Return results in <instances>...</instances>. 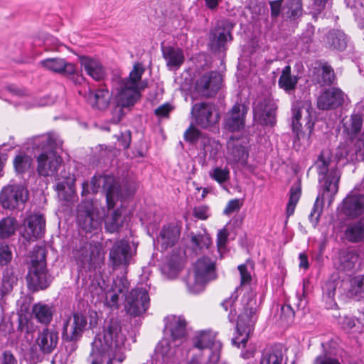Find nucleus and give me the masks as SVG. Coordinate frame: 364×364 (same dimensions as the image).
I'll return each mask as SVG.
<instances>
[{
  "label": "nucleus",
  "instance_id": "obj_1",
  "mask_svg": "<svg viewBox=\"0 0 364 364\" xmlns=\"http://www.w3.org/2000/svg\"><path fill=\"white\" fill-rule=\"evenodd\" d=\"M252 268L253 264L250 260H247L245 264L238 266L237 269L240 274V287L235 289L231 296L225 299L221 305L225 311L230 308V314H237L236 305L235 302L238 297V291L245 289L239 308L240 313L237 316V336L232 339L234 345L238 348L241 345L243 346L246 344L250 334L253 331L255 325L258 319L259 316V304L256 298V292L251 288L246 287L252 281V276L248 270V267Z\"/></svg>",
  "mask_w": 364,
  "mask_h": 364
},
{
  "label": "nucleus",
  "instance_id": "obj_2",
  "mask_svg": "<svg viewBox=\"0 0 364 364\" xmlns=\"http://www.w3.org/2000/svg\"><path fill=\"white\" fill-rule=\"evenodd\" d=\"M32 148L41 151L37 157L36 171L40 176L48 177L55 175L61 166L63 159L57 153L62 148L63 141L54 132H50L32 139Z\"/></svg>",
  "mask_w": 364,
  "mask_h": 364
},
{
  "label": "nucleus",
  "instance_id": "obj_3",
  "mask_svg": "<svg viewBox=\"0 0 364 364\" xmlns=\"http://www.w3.org/2000/svg\"><path fill=\"white\" fill-rule=\"evenodd\" d=\"M144 71L145 68L142 63H136L128 77H122L115 73V82L117 83L115 105L120 107L119 120L126 114L124 110L130 111L140 100L141 90L143 87L139 86V83Z\"/></svg>",
  "mask_w": 364,
  "mask_h": 364
},
{
  "label": "nucleus",
  "instance_id": "obj_4",
  "mask_svg": "<svg viewBox=\"0 0 364 364\" xmlns=\"http://www.w3.org/2000/svg\"><path fill=\"white\" fill-rule=\"evenodd\" d=\"M349 154L345 144H340L333 158L331 152L328 149L321 151L318 159L314 164L318 174V181L323 184L325 191L335 195L338 190V183L341 178V172L337 168L338 161Z\"/></svg>",
  "mask_w": 364,
  "mask_h": 364
},
{
  "label": "nucleus",
  "instance_id": "obj_5",
  "mask_svg": "<svg viewBox=\"0 0 364 364\" xmlns=\"http://www.w3.org/2000/svg\"><path fill=\"white\" fill-rule=\"evenodd\" d=\"M129 213L124 208L115 210V232L122 233V237L115 242V267L122 266L127 269L131 263L133 256L136 253L135 247L134 250L127 239L128 235L131 236V230L129 228Z\"/></svg>",
  "mask_w": 364,
  "mask_h": 364
},
{
  "label": "nucleus",
  "instance_id": "obj_6",
  "mask_svg": "<svg viewBox=\"0 0 364 364\" xmlns=\"http://www.w3.org/2000/svg\"><path fill=\"white\" fill-rule=\"evenodd\" d=\"M28 287L36 291L46 289L53 281V277L46 267V250L36 246L31 255V265L26 276Z\"/></svg>",
  "mask_w": 364,
  "mask_h": 364
},
{
  "label": "nucleus",
  "instance_id": "obj_7",
  "mask_svg": "<svg viewBox=\"0 0 364 364\" xmlns=\"http://www.w3.org/2000/svg\"><path fill=\"white\" fill-rule=\"evenodd\" d=\"M129 283L126 277L122 276L115 281V289L124 298V305L127 313L133 316H137L144 313L149 305L148 291L144 288H135L128 294Z\"/></svg>",
  "mask_w": 364,
  "mask_h": 364
},
{
  "label": "nucleus",
  "instance_id": "obj_8",
  "mask_svg": "<svg viewBox=\"0 0 364 364\" xmlns=\"http://www.w3.org/2000/svg\"><path fill=\"white\" fill-rule=\"evenodd\" d=\"M216 277L215 262L208 257H202L196 262L193 269L188 272L186 279L188 290L198 294L203 291L207 283Z\"/></svg>",
  "mask_w": 364,
  "mask_h": 364
},
{
  "label": "nucleus",
  "instance_id": "obj_9",
  "mask_svg": "<svg viewBox=\"0 0 364 364\" xmlns=\"http://www.w3.org/2000/svg\"><path fill=\"white\" fill-rule=\"evenodd\" d=\"M29 192L21 183L8 184L0 192V203L4 209L22 210L27 202Z\"/></svg>",
  "mask_w": 364,
  "mask_h": 364
},
{
  "label": "nucleus",
  "instance_id": "obj_10",
  "mask_svg": "<svg viewBox=\"0 0 364 364\" xmlns=\"http://www.w3.org/2000/svg\"><path fill=\"white\" fill-rule=\"evenodd\" d=\"M113 333L114 326L112 323V318L109 323L104 326L102 338H99L100 346L95 352L93 349L87 358L90 364H112L114 359L113 349Z\"/></svg>",
  "mask_w": 364,
  "mask_h": 364
},
{
  "label": "nucleus",
  "instance_id": "obj_11",
  "mask_svg": "<svg viewBox=\"0 0 364 364\" xmlns=\"http://www.w3.org/2000/svg\"><path fill=\"white\" fill-rule=\"evenodd\" d=\"M39 65L45 70L66 77L75 85L81 84L84 77L77 70L76 65L61 58H48L39 62Z\"/></svg>",
  "mask_w": 364,
  "mask_h": 364
},
{
  "label": "nucleus",
  "instance_id": "obj_12",
  "mask_svg": "<svg viewBox=\"0 0 364 364\" xmlns=\"http://www.w3.org/2000/svg\"><path fill=\"white\" fill-rule=\"evenodd\" d=\"M115 178V200L125 201L135 194L138 188L136 176L128 166L118 168Z\"/></svg>",
  "mask_w": 364,
  "mask_h": 364
},
{
  "label": "nucleus",
  "instance_id": "obj_13",
  "mask_svg": "<svg viewBox=\"0 0 364 364\" xmlns=\"http://www.w3.org/2000/svg\"><path fill=\"white\" fill-rule=\"evenodd\" d=\"M77 223L87 233L95 232L100 228L102 220L92 203L83 201L78 205Z\"/></svg>",
  "mask_w": 364,
  "mask_h": 364
},
{
  "label": "nucleus",
  "instance_id": "obj_14",
  "mask_svg": "<svg viewBox=\"0 0 364 364\" xmlns=\"http://www.w3.org/2000/svg\"><path fill=\"white\" fill-rule=\"evenodd\" d=\"M310 108V106L308 105H303L299 107H294L292 108L291 127L293 132L296 135L295 142L296 141L299 142L304 140L307 141L309 139L301 129L302 126L301 121L305 122V127L309 130V134H311L313 131L314 122L312 121Z\"/></svg>",
  "mask_w": 364,
  "mask_h": 364
},
{
  "label": "nucleus",
  "instance_id": "obj_15",
  "mask_svg": "<svg viewBox=\"0 0 364 364\" xmlns=\"http://www.w3.org/2000/svg\"><path fill=\"white\" fill-rule=\"evenodd\" d=\"M87 318L80 312H73L63 322L62 338L65 341H77L86 329Z\"/></svg>",
  "mask_w": 364,
  "mask_h": 364
},
{
  "label": "nucleus",
  "instance_id": "obj_16",
  "mask_svg": "<svg viewBox=\"0 0 364 364\" xmlns=\"http://www.w3.org/2000/svg\"><path fill=\"white\" fill-rule=\"evenodd\" d=\"M191 114L196 122L202 128H208L219 121L215 105L210 102H199L193 105Z\"/></svg>",
  "mask_w": 364,
  "mask_h": 364
},
{
  "label": "nucleus",
  "instance_id": "obj_17",
  "mask_svg": "<svg viewBox=\"0 0 364 364\" xmlns=\"http://www.w3.org/2000/svg\"><path fill=\"white\" fill-rule=\"evenodd\" d=\"M232 40L231 28L224 21H218L210 31L209 46L214 52L225 50L227 43Z\"/></svg>",
  "mask_w": 364,
  "mask_h": 364
},
{
  "label": "nucleus",
  "instance_id": "obj_18",
  "mask_svg": "<svg viewBox=\"0 0 364 364\" xmlns=\"http://www.w3.org/2000/svg\"><path fill=\"white\" fill-rule=\"evenodd\" d=\"M277 109L273 100L267 98L259 100L254 103V117L260 124L273 126L276 123Z\"/></svg>",
  "mask_w": 364,
  "mask_h": 364
},
{
  "label": "nucleus",
  "instance_id": "obj_19",
  "mask_svg": "<svg viewBox=\"0 0 364 364\" xmlns=\"http://www.w3.org/2000/svg\"><path fill=\"white\" fill-rule=\"evenodd\" d=\"M221 83L222 77L218 72H209L196 81V89L203 96L210 97L216 95Z\"/></svg>",
  "mask_w": 364,
  "mask_h": 364
},
{
  "label": "nucleus",
  "instance_id": "obj_20",
  "mask_svg": "<svg viewBox=\"0 0 364 364\" xmlns=\"http://www.w3.org/2000/svg\"><path fill=\"white\" fill-rule=\"evenodd\" d=\"M344 93L337 87H330L321 92L317 99L319 109L328 110L341 106L344 101Z\"/></svg>",
  "mask_w": 364,
  "mask_h": 364
},
{
  "label": "nucleus",
  "instance_id": "obj_21",
  "mask_svg": "<svg viewBox=\"0 0 364 364\" xmlns=\"http://www.w3.org/2000/svg\"><path fill=\"white\" fill-rule=\"evenodd\" d=\"M341 213L349 218H357L364 214V194L350 193L343 200Z\"/></svg>",
  "mask_w": 364,
  "mask_h": 364
},
{
  "label": "nucleus",
  "instance_id": "obj_22",
  "mask_svg": "<svg viewBox=\"0 0 364 364\" xmlns=\"http://www.w3.org/2000/svg\"><path fill=\"white\" fill-rule=\"evenodd\" d=\"M59 341L58 332L49 328H45L39 331L36 339V343L40 351L43 354H50L57 348Z\"/></svg>",
  "mask_w": 364,
  "mask_h": 364
},
{
  "label": "nucleus",
  "instance_id": "obj_23",
  "mask_svg": "<svg viewBox=\"0 0 364 364\" xmlns=\"http://www.w3.org/2000/svg\"><path fill=\"white\" fill-rule=\"evenodd\" d=\"M25 225L23 237L28 240L41 238L44 235L46 220L41 214L28 215L25 220Z\"/></svg>",
  "mask_w": 364,
  "mask_h": 364
},
{
  "label": "nucleus",
  "instance_id": "obj_24",
  "mask_svg": "<svg viewBox=\"0 0 364 364\" xmlns=\"http://www.w3.org/2000/svg\"><path fill=\"white\" fill-rule=\"evenodd\" d=\"M247 112V109L244 105H235L226 114L225 128L232 132L243 129Z\"/></svg>",
  "mask_w": 364,
  "mask_h": 364
},
{
  "label": "nucleus",
  "instance_id": "obj_25",
  "mask_svg": "<svg viewBox=\"0 0 364 364\" xmlns=\"http://www.w3.org/2000/svg\"><path fill=\"white\" fill-rule=\"evenodd\" d=\"M92 192H97L100 184L106 197L107 208H114V176L112 175L94 176L91 179Z\"/></svg>",
  "mask_w": 364,
  "mask_h": 364
},
{
  "label": "nucleus",
  "instance_id": "obj_26",
  "mask_svg": "<svg viewBox=\"0 0 364 364\" xmlns=\"http://www.w3.org/2000/svg\"><path fill=\"white\" fill-rule=\"evenodd\" d=\"M77 263L82 268L91 269L96 267V264L100 262V255L97 247L91 244L86 243L75 255Z\"/></svg>",
  "mask_w": 364,
  "mask_h": 364
},
{
  "label": "nucleus",
  "instance_id": "obj_27",
  "mask_svg": "<svg viewBox=\"0 0 364 364\" xmlns=\"http://www.w3.org/2000/svg\"><path fill=\"white\" fill-rule=\"evenodd\" d=\"M161 52L170 70L178 69L185 61L183 50L180 48L161 46Z\"/></svg>",
  "mask_w": 364,
  "mask_h": 364
},
{
  "label": "nucleus",
  "instance_id": "obj_28",
  "mask_svg": "<svg viewBox=\"0 0 364 364\" xmlns=\"http://www.w3.org/2000/svg\"><path fill=\"white\" fill-rule=\"evenodd\" d=\"M80 63L90 77L99 81L104 77L105 70L100 62L88 56H80Z\"/></svg>",
  "mask_w": 364,
  "mask_h": 364
},
{
  "label": "nucleus",
  "instance_id": "obj_29",
  "mask_svg": "<svg viewBox=\"0 0 364 364\" xmlns=\"http://www.w3.org/2000/svg\"><path fill=\"white\" fill-rule=\"evenodd\" d=\"M317 70L315 80L321 86L331 85L336 81V75L332 67L327 62H320L315 68Z\"/></svg>",
  "mask_w": 364,
  "mask_h": 364
},
{
  "label": "nucleus",
  "instance_id": "obj_30",
  "mask_svg": "<svg viewBox=\"0 0 364 364\" xmlns=\"http://www.w3.org/2000/svg\"><path fill=\"white\" fill-rule=\"evenodd\" d=\"M344 236L350 242L364 241V217L359 220L349 223L345 230Z\"/></svg>",
  "mask_w": 364,
  "mask_h": 364
},
{
  "label": "nucleus",
  "instance_id": "obj_31",
  "mask_svg": "<svg viewBox=\"0 0 364 364\" xmlns=\"http://www.w3.org/2000/svg\"><path fill=\"white\" fill-rule=\"evenodd\" d=\"M54 309L52 306L41 302L35 304L32 307V314L43 324H48L53 319Z\"/></svg>",
  "mask_w": 364,
  "mask_h": 364
},
{
  "label": "nucleus",
  "instance_id": "obj_32",
  "mask_svg": "<svg viewBox=\"0 0 364 364\" xmlns=\"http://www.w3.org/2000/svg\"><path fill=\"white\" fill-rule=\"evenodd\" d=\"M291 68L290 65L285 66L282 70L278 81L279 87L285 90L287 92L294 91L299 80V77L297 76L291 75Z\"/></svg>",
  "mask_w": 364,
  "mask_h": 364
},
{
  "label": "nucleus",
  "instance_id": "obj_33",
  "mask_svg": "<svg viewBox=\"0 0 364 364\" xmlns=\"http://www.w3.org/2000/svg\"><path fill=\"white\" fill-rule=\"evenodd\" d=\"M327 44L331 49L343 50L347 46L346 36L340 30H332L327 35Z\"/></svg>",
  "mask_w": 364,
  "mask_h": 364
},
{
  "label": "nucleus",
  "instance_id": "obj_34",
  "mask_svg": "<svg viewBox=\"0 0 364 364\" xmlns=\"http://www.w3.org/2000/svg\"><path fill=\"white\" fill-rule=\"evenodd\" d=\"M193 346L199 350H203L218 345L215 343L214 337L210 332L203 331L196 333L193 338Z\"/></svg>",
  "mask_w": 364,
  "mask_h": 364
},
{
  "label": "nucleus",
  "instance_id": "obj_35",
  "mask_svg": "<svg viewBox=\"0 0 364 364\" xmlns=\"http://www.w3.org/2000/svg\"><path fill=\"white\" fill-rule=\"evenodd\" d=\"M160 236L162 245L167 248L173 246L177 242L180 236V230L176 226L168 225L163 228Z\"/></svg>",
  "mask_w": 364,
  "mask_h": 364
},
{
  "label": "nucleus",
  "instance_id": "obj_36",
  "mask_svg": "<svg viewBox=\"0 0 364 364\" xmlns=\"http://www.w3.org/2000/svg\"><path fill=\"white\" fill-rule=\"evenodd\" d=\"M85 97L90 104L97 106L99 109H104L109 104V92L104 89H100L93 92L89 88L87 96Z\"/></svg>",
  "mask_w": 364,
  "mask_h": 364
},
{
  "label": "nucleus",
  "instance_id": "obj_37",
  "mask_svg": "<svg viewBox=\"0 0 364 364\" xmlns=\"http://www.w3.org/2000/svg\"><path fill=\"white\" fill-rule=\"evenodd\" d=\"M260 364H283V353L277 347L264 349L262 353Z\"/></svg>",
  "mask_w": 364,
  "mask_h": 364
},
{
  "label": "nucleus",
  "instance_id": "obj_38",
  "mask_svg": "<svg viewBox=\"0 0 364 364\" xmlns=\"http://www.w3.org/2000/svg\"><path fill=\"white\" fill-rule=\"evenodd\" d=\"M358 254L354 251H343L339 255V268L344 271L352 270L358 263Z\"/></svg>",
  "mask_w": 364,
  "mask_h": 364
},
{
  "label": "nucleus",
  "instance_id": "obj_39",
  "mask_svg": "<svg viewBox=\"0 0 364 364\" xmlns=\"http://www.w3.org/2000/svg\"><path fill=\"white\" fill-rule=\"evenodd\" d=\"M349 294L351 298L356 301L364 299V275H357L353 277L350 281Z\"/></svg>",
  "mask_w": 364,
  "mask_h": 364
},
{
  "label": "nucleus",
  "instance_id": "obj_40",
  "mask_svg": "<svg viewBox=\"0 0 364 364\" xmlns=\"http://www.w3.org/2000/svg\"><path fill=\"white\" fill-rule=\"evenodd\" d=\"M228 148L230 159L234 162H240L245 164L248 158V152L245 148L241 145L234 144L233 141L228 142Z\"/></svg>",
  "mask_w": 364,
  "mask_h": 364
},
{
  "label": "nucleus",
  "instance_id": "obj_41",
  "mask_svg": "<svg viewBox=\"0 0 364 364\" xmlns=\"http://www.w3.org/2000/svg\"><path fill=\"white\" fill-rule=\"evenodd\" d=\"M170 331L174 340L181 339L186 335V321L182 316H173L170 322Z\"/></svg>",
  "mask_w": 364,
  "mask_h": 364
},
{
  "label": "nucleus",
  "instance_id": "obj_42",
  "mask_svg": "<svg viewBox=\"0 0 364 364\" xmlns=\"http://www.w3.org/2000/svg\"><path fill=\"white\" fill-rule=\"evenodd\" d=\"M283 9L287 18L296 20L303 14L302 0H285Z\"/></svg>",
  "mask_w": 364,
  "mask_h": 364
},
{
  "label": "nucleus",
  "instance_id": "obj_43",
  "mask_svg": "<svg viewBox=\"0 0 364 364\" xmlns=\"http://www.w3.org/2000/svg\"><path fill=\"white\" fill-rule=\"evenodd\" d=\"M338 282L336 280H328L323 286V297L328 308L333 309L336 306L334 300Z\"/></svg>",
  "mask_w": 364,
  "mask_h": 364
},
{
  "label": "nucleus",
  "instance_id": "obj_44",
  "mask_svg": "<svg viewBox=\"0 0 364 364\" xmlns=\"http://www.w3.org/2000/svg\"><path fill=\"white\" fill-rule=\"evenodd\" d=\"M32 162V158L26 154H20L16 155L13 161L16 173L17 174L25 173L30 169Z\"/></svg>",
  "mask_w": 364,
  "mask_h": 364
},
{
  "label": "nucleus",
  "instance_id": "obj_45",
  "mask_svg": "<svg viewBox=\"0 0 364 364\" xmlns=\"http://www.w3.org/2000/svg\"><path fill=\"white\" fill-rule=\"evenodd\" d=\"M16 230V220L11 217L4 218L0 220V239H6L14 235Z\"/></svg>",
  "mask_w": 364,
  "mask_h": 364
},
{
  "label": "nucleus",
  "instance_id": "obj_46",
  "mask_svg": "<svg viewBox=\"0 0 364 364\" xmlns=\"http://www.w3.org/2000/svg\"><path fill=\"white\" fill-rule=\"evenodd\" d=\"M321 185L323 188V184L321 183ZM323 192L322 193V197L320 196V194L317 196V198L315 200V203L314 204V206L312 208V210L311 211V213L309 216V220L314 226H316L318 224V223L319 221L320 216L323 211V195L326 193H327V191H325L323 188ZM328 193H329L331 197H333L334 196V195H331V193H329V192H328Z\"/></svg>",
  "mask_w": 364,
  "mask_h": 364
},
{
  "label": "nucleus",
  "instance_id": "obj_47",
  "mask_svg": "<svg viewBox=\"0 0 364 364\" xmlns=\"http://www.w3.org/2000/svg\"><path fill=\"white\" fill-rule=\"evenodd\" d=\"M344 129L348 135H355L358 133L362 127V118L360 114H352L350 118L343 124Z\"/></svg>",
  "mask_w": 364,
  "mask_h": 364
},
{
  "label": "nucleus",
  "instance_id": "obj_48",
  "mask_svg": "<svg viewBox=\"0 0 364 364\" xmlns=\"http://www.w3.org/2000/svg\"><path fill=\"white\" fill-rule=\"evenodd\" d=\"M301 188L299 186H293L289 191V198L287 205V216L289 218L294 213L295 208L301 197Z\"/></svg>",
  "mask_w": 364,
  "mask_h": 364
},
{
  "label": "nucleus",
  "instance_id": "obj_49",
  "mask_svg": "<svg viewBox=\"0 0 364 364\" xmlns=\"http://www.w3.org/2000/svg\"><path fill=\"white\" fill-rule=\"evenodd\" d=\"M161 271L162 274L164 275L167 279H171L177 277L180 272V267L178 263L171 259L163 264L161 267Z\"/></svg>",
  "mask_w": 364,
  "mask_h": 364
},
{
  "label": "nucleus",
  "instance_id": "obj_50",
  "mask_svg": "<svg viewBox=\"0 0 364 364\" xmlns=\"http://www.w3.org/2000/svg\"><path fill=\"white\" fill-rule=\"evenodd\" d=\"M191 241L193 246L199 250L208 249L212 242L209 235L205 232L192 235Z\"/></svg>",
  "mask_w": 364,
  "mask_h": 364
},
{
  "label": "nucleus",
  "instance_id": "obj_51",
  "mask_svg": "<svg viewBox=\"0 0 364 364\" xmlns=\"http://www.w3.org/2000/svg\"><path fill=\"white\" fill-rule=\"evenodd\" d=\"M210 177L220 184L228 181L230 178V171L227 167H216L209 172Z\"/></svg>",
  "mask_w": 364,
  "mask_h": 364
},
{
  "label": "nucleus",
  "instance_id": "obj_52",
  "mask_svg": "<svg viewBox=\"0 0 364 364\" xmlns=\"http://www.w3.org/2000/svg\"><path fill=\"white\" fill-rule=\"evenodd\" d=\"M312 3L309 6V14L314 18L317 19L318 16L325 9L326 4L329 0H311Z\"/></svg>",
  "mask_w": 364,
  "mask_h": 364
},
{
  "label": "nucleus",
  "instance_id": "obj_53",
  "mask_svg": "<svg viewBox=\"0 0 364 364\" xmlns=\"http://www.w3.org/2000/svg\"><path fill=\"white\" fill-rule=\"evenodd\" d=\"M17 282V277L11 269H6L3 273V288L6 292L10 291Z\"/></svg>",
  "mask_w": 364,
  "mask_h": 364
},
{
  "label": "nucleus",
  "instance_id": "obj_54",
  "mask_svg": "<svg viewBox=\"0 0 364 364\" xmlns=\"http://www.w3.org/2000/svg\"><path fill=\"white\" fill-rule=\"evenodd\" d=\"M117 139L119 149H127L132 141L131 132L129 129L122 131L120 134L117 136Z\"/></svg>",
  "mask_w": 364,
  "mask_h": 364
},
{
  "label": "nucleus",
  "instance_id": "obj_55",
  "mask_svg": "<svg viewBox=\"0 0 364 364\" xmlns=\"http://www.w3.org/2000/svg\"><path fill=\"white\" fill-rule=\"evenodd\" d=\"M12 259V252L9 245H0V265H6Z\"/></svg>",
  "mask_w": 364,
  "mask_h": 364
},
{
  "label": "nucleus",
  "instance_id": "obj_56",
  "mask_svg": "<svg viewBox=\"0 0 364 364\" xmlns=\"http://www.w3.org/2000/svg\"><path fill=\"white\" fill-rule=\"evenodd\" d=\"M228 235V231L225 228L218 231L217 235V246L220 252L225 248Z\"/></svg>",
  "mask_w": 364,
  "mask_h": 364
},
{
  "label": "nucleus",
  "instance_id": "obj_57",
  "mask_svg": "<svg viewBox=\"0 0 364 364\" xmlns=\"http://www.w3.org/2000/svg\"><path fill=\"white\" fill-rule=\"evenodd\" d=\"M354 150L357 159L364 160V132L356 140L354 144Z\"/></svg>",
  "mask_w": 364,
  "mask_h": 364
},
{
  "label": "nucleus",
  "instance_id": "obj_58",
  "mask_svg": "<svg viewBox=\"0 0 364 364\" xmlns=\"http://www.w3.org/2000/svg\"><path fill=\"white\" fill-rule=\"evenodd\" d=\"M66 188L70 190L68 181H60L57 183L55 186V190L58 192V197L64 200L68 201L70 200V196L65 193Z\"/></svg>",
  "mask_w": 364,
  "mask_h": 364
},
{
  "label": "nucleus",
  "instance_id": "obj_59",
  "mask_svg": "<svg viewBox=\"0 0 364 364\" xmlns=\"http://www.w3.org/2000/svg\"><path fill=\"white\" fill-rule=\"evenodd\" d=\"M242 203L240 199H233L230 200L225 208L224 209V214L225 215H230L233 212L239 210L242 206Z\"/></svg>",
  "mask_w": 364,
  "mask_h": 364
},
{
  "label": "nucleus",
  "instance_id": "obj_60",
  "mask_svg": "<svg viewBox=\"0 0 364 364\" xmlns=\"http://www.w3.org/2000/svg\"><path fill=\"white\" fill-rule=\"evenodd\" d=\"M314 364H341L338 359L329 356L324 353L316 358Z\"/></svg>",
  "mask_w": 364,
  "mask_h": 364
},
{
  "label": "nucleus",
  "instance_id": "obj_61",
  "mask_svg": "<svg viewBox=\"0 0 364 364\" xmlns=\"http://www.w3.org/2000/svg\"><path fill=\"white\" fill-rule=\"evenodd\" d=\"M200 132L193 126H191L184 133V139L191 143L198 140Z\"/></svg>",
  "mask_w": 364,
  "mask_h": 364
},
{
  "label": "nucleus",
  "instance_id": "obj_62",
  "mask_svg": "<svg viewBox=\"0 0 364 364\" xmlns=\"http://www.w3.org/2000/svg\"><path fill=\"white\" fill-rule=\"evenodd\" d=\"M283 1L284 0H276L269 1L271 16L272 18H277L279 16Z\"/></svg>",
  "mask_w": 364,
  "mask_h": 364
},
{
  "label": "nucleus",
  "instance_id": "obj_63",
  "mask_svg": "<svg viewBox=\"0 0 364 364\" xmlns=\"http://www.w3.org/2000/svg\"><path fill=\"white\" fill-rule=\"evenodd\" d=\"M193 216L199 220H205L208 217V208L204 205L196 207L193 209Z\"/></svg>",
  "mask_w": 364,
  "mask_h": 364
},
{
  "label": "nucleus",
  "instance_id": "obj_64",
  "mask_svg": "<svg viewBox=\"0 0 364 364\" xmlns=\"http://www.w3.org/2000/svg\"><path fill=\"white\" fill-rule=\"evenodd\" d=\"M0 364H18V363L10 351H5L0 358Z\"/></svg>",
  "mask_w": 364,
  "mask_h": 364
}]
</instances>
